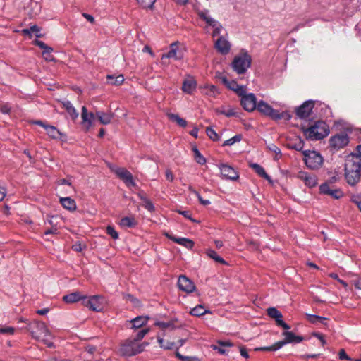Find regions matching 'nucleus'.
Here are the masks:
<instances>
[{
	"label": "nucleus",
	"mask_w": 361,
	"mask_h": 361,
	"mask_svg": "<svg viewBox=\"0 0 361 361\" xmlns=\"http://www.w3.org/2000/svg\"><path fill=\"white\" fill-rule=\"evenodd\" d=\"M344 176L347 183L355 185L361 177V159L355 154L348 155L345 161Z\"/></svg>",
	"instance_id": "obj_1"
},
{
	"label": "nucleus",
	"mask_w": 361,
	"mask_h": 361,
	"mask_svg": "<svg viewBox=\"0 0 361 361\" xmlns=\"http://www.w3.org/2000/svg\"><path fill=\"white\" fill-rule=\"evenodd\" d=\"M302 130L307 139L320 140L329 133L328 125L323 121H317L310 127L302 126Z\"/></svg>",
	"instance_id": "obj_2"
},
{
	"label": "nucleus",
	"mask_w": 361,
	"mask_h": 361,
	"mask_svg": "<svg viewBox=\"0 0 361 361\" xmlns=\"http://www.w3.org/2000/svg\"><path fill=\"white\" fill-rule=\"evenodd\" d=\"M144 344H140L130 338L121 345L120 352L123 355L130 357L140 353L144 350Z\"/></svg>",
	"instance_id": "obj_3"
},
{
	"label": "nucleus",
	"mask_w": 361,
	"mask_h": 361,
	"mask_svg": "<svg viewBox=\"0 0 361 361\" xmlns=\"http://www.w3.org/2000/svg\"><path fill=\"white\" fill-rule=\"evenodd\" d=\"M251 56L245 53L236 56L232 62V68L238 74H243L250 68L251 65Z\"/></svg>",
	"instance_id": "obj_4"
},
{
	"label": "nucleus",
	"mask_w": 361,
	"mask_h": 361,
	"mask_svg": "<svg viewBox=\"0 0 361 361\" xmlns=\"http://www.w3.org/2000/svg\"><path fill=\"white\" fill-rule=\"evenodd\" d=\"M27 329L32 337L39 340L49 336V331L44 322L33 321L27 325Z\"/></svg>",
	"instance_id": "obj_5"
},
{
	"label": "nucleus",
	"mask_w": 361,
	"mask_h": 361,
	"mask_svg": "<svg viewBox=\"0 0 361 361\" xmlns=\"http://www.w3.org/2000/svg\"><path fill=\"white\" fill-rule=\"evenodd\" d=\"M305 165L311 169H318L323 164V157L315 151H304Z\"/></svg>",
	"instance_id": "obj_6"
},
{
	"label": "nucleus",
	"mask_w": 361,
	"mask_h": 361,
	"mask_svg": "<svg viewBox=\"0 0 361 361\" xmlns=\"http://www.w3.org/2000/svg\"><path fill=\"white\" fill-rule=\"evenodd\" d=\"M82 304L93 311L101 312L105 306L106 299L99 295L90 298L85 296Z\"/></svg>",
	"instance_id": "obj_7"
},
{
	"label": "nucleus",
	"mask_w": 361,
	"mask_h": 361,
	"mask_svg": "<svg viewBox=\"0 0 361 361\" xmlns=\"http://www.w3.org/2000/svg\"><path fill=\"white\" fill-rule=\"evenodd\" d=\"M240 97V104L243 109L247 111H254L257 105V99L253 93H247L246 89L244 90V93Z\"/></svg>",
	"instance_id": "obj_8"
},
{
	"label": "nucleus",
	"mask_w": 361,
	"mask_h": 361,
	"mask_svg": "<svg viewBox=\"0 0 361 361\" xmlns=\"http://www.w3.org/2000/svg\"><path fill=\"white\" fill-rule=\"evenodd\" d=\"M349 142V137L346 133H341L332 136L329 140V145L331 148L338 150L345 147Z\"/></svg>",
	"instance_id": "obj_9"
},
{
	"label": "nucleus",
	"mask_w": 361,
	"mask_h": 361,
	"mask_svg": "<svg viewBox=\"0 0 361 361\" xmlns=\"http://www.w3.org/2000/svg\"><path fill=\"white\" fill-rule=\"evenodd\" d=\"M314 106V103L312 100L305 102L302 105L295 109V114L297 116L300 118H307L310 115Z\"/></svg>",
	"instance_id": "obj_10"
},
{
	"label": "nucleus",
	"mask_w": 361,
	"mask_h": 361,
	"mask_svg": "<svg viewBox=\"0 0 361 361\" xmlns=\"http://www.w3.org/2000/svg\"><path fill=\"white\" fill-rule=\"evenodd\" d=\"M114 172L128 186H136V183L133 178V175L127 169L118 167L114 170Z\"/></svg>",
	"instance_id": "obj_11"
},
{
	"label": "nucleus",
	"mask_w": 361,
	"mask_h": 361,
	"mask_svg": "<svg viewBox=\"0 0 361 361\" xmlns=\"http://www.w3.org/2000/svg\"><path fill=\"white\" fill-rule=\"evenodd\" d=\"M283 335L285 336V338L283 341H278V348H281L288 343H299L304 340L302 336H297L292 331H284Z\"/></svg>",
	"instance_id": "obj_12"
},
{
	"label": "nucleus",
	"mask_w": 361,
	"mask_h": 361,
	"mask_svg": "<svg viewBox=\"0 0 361 361\" xmlns=\"http://www.w3.org/2000/svg\"><path fill=\"white\" fill-rule=\"evenodd\" d=\"M297 178L303 181L309 188H313L317 184V178L315 175L300 171L297 174Z\"/></svg>",
	"instance_id": "obj_13"
},
{
	"label": "nucleus",
	"mask_w": 361,
	"mask_h": 361,
	"mask_svg": "<svg viewBox=\"0 0 361 361\" xmlns=\"http://www.w3.org/2000/svg\"><path fill=\"white\" fill-rule=\"evenodd\" d=\"M267 314L275 319L276 324L284 329H289L290 327L282 319V314L275 307H269L267 310Z\"/></svg>",
	"instance_id": "obj_14"
},
{
	"label": "nucleus",
	"mask_w": 361,
	"mask_h": 361,
	"mask_svg": "<svg viewBox=\"0 0 361 361\" xmlns=\"http://www.w3.org/2000/svg\"><path fill=\"white\" fill-rule=\"evenodd\" d=\"M178 286L180 290L188 293H192L195 290L194 283L189 278L183 275L179 276Z\"/></svg>",
	"instance_id": "obj_15"
},
{
	"label": "nucleus",
	"mask_w": 361,
	"mask_h": 361,
	"mask_svg": "<svg viewBox=\"0 0 361 361\" xmlns=\"http://www.w3.org/2000/svg\"><path fill=\"white\" fill-rule=\"evenodd\" d=\"M319 191L321 194L329 195L335 199H339L343 196L341 190L331 188L327 183H322L319 186Z\"/></svg>",
	"instance_id": "obj_16"
},
{
	"label": "nucleus",
	"mask_w": 361,
	"mask_h": 361,
	"mask_svg": "<svg viewBox=\"0 0 361 361\" xmlns=\"http://www.w3.org/2000/svg\"><path fill=\"white\" fill-rule=\"evenodd\" d=\"M219 168L221 173L224 178L231 180H235L238 178V173L231 166L221 164Z\"/></svg>",
	"instance_id": "obj_17"
},
{
	"label": "nucleus",
	"mask_w": 361,
	"mask_h": 361,
	"mask_svg": "<svg viewBox=\"0 0 361 361\" xmlns=\"http://www.w3.org/2000/svg\"><path fill=\"white\" fill-rule=\"evenodd\" d=\"M222 82L230 90H233L238 95H241L244 93L246 87L244 85H239L235 80H229L226 77L222 76L220 78Z\"/></svg>",
	"instance_id": "obj_18"
},
{
	"label": "nucleus",
	"mask_w": 361,
	"mask_h": 361,
	"mask_svg": "<svg viewBox=\"0 0 361 361\" xmlns=\"http://www.w3.org/2000/svg\"><path fill=\"white\" fill-rule=\"evenodd\" d=\"M214 47L219 53L224 55L227 54L231 49V44L223 37L217 39Z\"/></svg>",
	"instance_id": "obj_19"
},
{
	"label": "nucleus",
	"mask_w": 361,
	"mask_h": 361,
	"mask_svg": "<svg viewBox=\"0 0 361 361\" xmlns=\"http://www.w3.org/2000/svg\"><path fill=\"white\" fill-rule=\"evenodd\" d=\"M82 124L88 130L92 125V121L94 119V114L93 113H88L87 108L83 106L82 107Z\"/></svg>",
	"instance_id": "obj_20"
},
{
	"label": "nucleus",
	"mask_w": 361,
	"mask_h": 361,
	"mask_svg": "<svg viewBox=\"0 0 361 361\" xmlns=\"http://www.w3.org/2000/svg\"><path fill=\"white\" fill-rule=\"evenodd\" d=\"M165 58L174 59L176 60H178L183 58V55L181 52L179 51L178 45L176 43L171 44L169 51L162 55L161 59H164Z\"/></svg>",
	"instance_id": "obj_21"
},
{
	"label": "nucleus",
	"mask_w": 361,
	"mask_h": 361,
	"mask_svg": "<svg viewBox=\"0 0 361 361\" xmlns=\"http://www.w3.org/2000/svg\"><path fill=\"white\" fill-rule=\"evenodd\" d=\"M149 319V317L148 316H138L129 321L130 324H131L130 328L133 329H138L146 325Z\"/></svg>",
	"instance_id": "obj_22"
},
{
	"label": "nucleus",
	"mask_w": 361,
	"mask_h": 361,
	"mask_svg": "<svg viewBox=\"0 0 361 361\" xmlns=\"http://www.w3.org/2000/svg\"><path fill=\"white\" fill-rule=\"evenodd\" d=\"M166 236L171 239V240H173V242L180 245H183L184 247H185L186 248L188 249H192L194 246V242L192 240H191L189 238H177V237H175V236H171L169 235H166Z\"/></svg>",
	"instance_id": "obj_23"
},
{
	"label": "nucleus",
	"mask_w": 361,
	"mask_h": 361,
	"mask_svg": "<svg viewBox=\"0 0 361 361\" xmlns=\"http://www.w3.org/2000/svg\"><path fill=\"white\" fill-rule=\"evenodd\" d=\"M199 17L202 19L209 26H214L215 25H217L219 23L214 18H212L209 13L208 10H203L198 12Z\"/></svg>",
	"instance_id": "obj_24"
},
{
	"label": "nucleus",
	"mask_w": 361,
	"mask_h": 361,
	"mask_svg": "<svg viewBox=\"0 0 361 361\" xmlns=\"http://www.w3.org/2000/svg\"><path fill=\"white\" fill-rule=\"evenodd\" d=\"M85 296L82 295L79 292H74L66 295L63 297V300L66 303H73L80 300H84Z\"/></svg>",
	"instance_id": "obj_25"
},
{
	"label": "nucleus",
	"mask_w": 361,
	"mask_h": 361,
	"mask_svg": "<svg viewBox=\"0 0 361 361\" xmlns=\"http://www.w3.org/2000/svg\"><path fill=\"white\" fill-rule=\"evenodd\" d=\"M62 104L73 120H75L78 117V113L70 101L64 100L62 102Z\"/></svg>",
	"instance_id": "obj_26"
},
{
	"label": "nucleus",
	"mask_w": 361,
	"mask_h": 361,
	"mask_svg": "<svg viewBox=\"0 0 361 361\" xmlns=\"http://www.w3.org/2000/svg\"><path fill=\"white\" fill-rule=\"evenodd\" d=\"M60 202L65 209L69 211H74L76 209V203L71 197H61Z\"/></svg>",
	"instance_id": "obj_27"
},
{
	"label": "nucleus",
	"mask_w": 361,
	"mask_h": 361,
	"mask_svg": "<svg viewBox=\"0 0 361 361\" xmlns=\"http://www.w3.org/2000/svg\"><path fill=\"white\" fill-rule=\"evenodd\" d=\"M47 135L52 139H60L63 134L54 126L47 125L45 126Z\"/></svg>",
	"instance_id": "obj_28"
},
{
	"label": "nucleus",
	"mask_w": 361,
	"mask_h": 361,
	"mask_svg": "<svg viewBox=\"0 0 361 361\" xmlns=\"http://www.w3.org/2000/svg\"><path fill=\"white\" fill-rule=\"evenodd\" d=\"M96 116H97L99 122L103 125H107L111 123L113 118V115L109 113H104L103 111H97Z\"/></svg>",
	"instance_id": "obj_29"
},
{
	"label": "nucleus",
	"mask_w": 361,
	"mask_h": 361,
	"mask_svg": "<svg viewBox=\"0 0 361 361\" xmlns=\"http://www.w3.org/2000/svg\"><path fill=\"white\" fill-rule=\"evenodd\" d=\"M196 85V82L193 79L185 80L183 82L182 90L188 94H191L195 90Z\"/></svg>",
	"instance_id": "obj_30"
},
{
	"label": "nucleus",
	"mask_w": 361,
	"mask_h": 361,
	"mask_svg": "<svg viewBox=\"0 0 361 361\" xmlns=\"http://www.w3.org/2000/svg\"><path fill=\"white\" fill-rule=\"evenodd\" d=\"M169 119L173 122H176L179 126L185 128L187 126V121L179 116L178 114L169 113L167 114Z\"/></svg>",
	"instance_id": "obj_31"
},
{
	"label": "nucleus",
	"mask_w": 361,
	"mask_h": 361,
	"mask_svg": "<svg viewBox=\"0 0 361 361\" xmlns=\"http://www.w3.org/2000/svg\"><path fill=\"white\" fill-rule=\"evenodd\" d=\"M176 321V319H172L167 322L157 321L154 323V325L159 327L161 329H174L176 328L175 326Z\"/></svg>",
	"instance_id": "obj_32"
},
{
	"label": "nucleus",
	"mask_w": 361,
	"mask_h": 361,
	"mask_svg": "<svg viewBox=\"0 0 361 361\" xmlns=\"http://www.w3.org/2000/svg\"><path fill=\"white\" fill-rule=\"evenodd\" d=\"M107 82L110 85H120L124 81V78L122 75H119L116 77H114L111 75H108L107 77Z\"/></svg>",
	"instance_id": "obj_33"
},
{
	"label": "nucleus",
	"mask_w": 361,
	"mask_h": 361,
	"mask_svg": "<svg viewBox=\"0 0 361 361\" xmlns=\"http://www.w3.org/2000/svg\"><path fill=\"white\" fill-rule=\"evenodd\" d=\"M250 166L255 171V172L261 177L270 180L269 176L266 173L265 170L262 166L258 164H252Z\"/></svg>",
	"instance_id": "obj_34"
},
{
	"label": "nucleus",
	"mask_w": 361,
	"mask_h": 361,
	"mask_svg": "<svg viewBox=\"0 0 361 361\" xmlns=\"http://www.w3.org/2000/svg\"><path fill=\"white\" fill-rule=\"evenodd\" d=\"M256 109L263 114L268 116L271 106L269 105L267 103L264 102V101L261 100L257 103Z\"/></svg>",
	"instance_id": "obj_35"
},
{
	"label": "nucleus",
	"mask_w": 361,
	"mask_h": 361,
	"mask_svg": "<svg viewBox=\"0 0 361 361\" xmlns=\"http://www.w3.org/2000/svg\"><path fill=\"white\" fill-rule=\"evenodd\" d=\"M137 196L143 202V207L149 212H152L154 210V207L152 202L143 194L138 193Z\"/></svg>",
	"instance_id": "obj_36"
},
{
	"label": "nucleus",
	"mask_w": 361,
	"mask_h": 361,
	"mask_svg": "<svg viewBox=\"0 0 361 361\" xmlns=\"http://www.w3.org/2000/svg\"><path fill=\"white\" fill-rule=\"evenodd\" d=\"M218 344L219 345V347L215 345L214 346V349L216 350L221 355H224L226 353V350L224 348L225 347L233 346L232 343H231L230 341H219Z\"/></svg>",
	"instance_id": "obj_37"
},
{
	"label": "nucleus",
	"mask_w": 361,
	"mask_h": 361,
	"mask_svg": "<svg viewBox=\"0 0 361 361\" xmlns=\"http://www.w3.org/2000/svg\"><path fill=\"white\" fill-rule=\"evenodd\" d=\"M22 32L24 35H27L30 36L35 35L37 37H41V34L39 33L40 32V29L37 25H32L30 28L23 29Z\"/></svg>",
	"instance_id": "obj_38"
},
{
	"label": "nucleus",
	"mask_w": 361,
	"mask_h": 361,
	"mask_svg": "<svg viewBox=\"0 0 361 361\" xmlns=\"http://www.w3.org/2000/svg\"><path fill=\"white\" fill-rule=\"evenodd\" d=\"M308 320L313 324L321 323L326 324L327 319L326 317L314 315V314H307Z\"/></svg>",
	"instance_id": "obj_39"
},
{
	"label": "nucleus",
	"mask_w": 361,
	"mask_h": 361,
	"mask_svg": "<svg viewBox=\"0 0 361 361\" xmlns=\"http://www.w3.org/2000/svg\"><path fill=\"white\" fill-rule=\"evenodd\" d=\"M209 312L203 306L199 305L190 310V314L193 316L200 317L206 313Z\"/></svg>",
	"instance_id": "obj_40"
},
{
	"label": "nucleus",
	"mask_w": 361,
	"mask_h": 361,
	"mask_svg": "<svg viewBox=\"0 0 361 361\" xmlns=\"http://www.w3.org/2000/svg\"><path fill=\"white\" fill-rule=\"evenodd\" d=\"M121 225L127 228H132L136 226V221L133 217H123L121 220Z\"/></svg>",
	"instance_id": "obj_41"
},
{
	"label": "nucleus",
	"mask_w": 361,
	"mask_h": 361,
	"mask_svg": "<svg viewBox=\"0 0 361 361\" xmlns=\"http://www.w3.org/2000/svg\"><path fill=\"white\" fill-rule=\"evenodd\" d=\"M207 255L213 259L215 262L220 263L221 264H227L226 262L220 256L217 255V253L213 250H208L207 251Z\"/></svg>",
	"instance_id": "obj_42"
},
{
	"label": "nucleus",
	"mask_w": 361,
	"mask_h": 361,
	"mask_svg": "<svg viewBox=\"0 0 361 361\" xmlns=\"http://www.w3.org/2000/svg\"><path fill=\"white\" fill-rule=\"evenodd\" d=\"M194 158L197 163L204 165L206 163V159L201 154L198 149L195 147L192 148Z\"/></svg>",
	"instance_id": "obj_43"
},
{
	"label": "nucleus",
	"mask_w": 361,
	"mask_h": 361,
	"mask_svg": "<svg viewBox=\"0 0 361 361\" xmlns=\"http://www.w3.org/2000/svg\"><path fill=\"white\" fill-rule=\"evenodd\" d=\"M267 148L269 151L274 152L275 154L274 159L276 160L279 159L281 157V149L274 144H269L267 145Z\"/></svg>",
	"instance_id": "obj_44"
},
{
	"label": "nucleus",
	"mask_w": 361,
	"mask_h": 361,
	"mask_svg": "<svg viewBox=\"0 0 361 361\" xmlns=\"http://www.w3.org/2000/svg\"><path fill=\"white\" fill-rule=\"evenodd\" d=\"M206 133L207 136L213 141H218L220 139L219 135L212 127H207L206 128Z\"/></svg>",
	"instance_id": "obj_45"
},
{
	"label": "nucleus",
	"mask_w": 361,
	"mask_h": 361,
	"mask_svg": "<svg viewBox=\"0 0 361 361\" xmlns=\"http://www.w3.org/2000/svg\"><path fill=\"white\" fill-rule=\"evenodd\" d=\"M242 140V135L240 134L235 135L233 137L226 140L224 141L223 146H231L235 144V142H238Z\"/></svg>",
	"instance_id": "obj_46"
},
{
	"label": "nucleus",
	"mask_w": 361,
	"mask_h": 361,
	"mask_svg": "<svg viewBox=\"0 0 361 361\" xmlns=\"http://www.w3.org/2000/svg\"><path fill=\"white\" fill-rule=\"evenodd\" d=\"M53 51V49L50 47L43 50L42 56L44 59L47 61H54V56L51 55V52Z\"/></svg>",
	"instance_id": "obj_47"
},
{
	"label": "nucleus",
	"mask_w": 361,
	"mask_h": 361,
	"mask_svg": "<svg viewBox=\"0 0 361 361\" xmlns=\"http://www.w3.org/2000/svg\"><path fill=\"white\" fill-rule=\"evenodd\" d=\"M149 331V329H142L137 332L136 336L134 338H132L133 340L136 341L138 343L139 341L142 340L147 334Z\"/></svg>",
	"instance_id": "obj_48"
},
{
	"label": "nucleus",
	"mask_w": 361,
	"mask_h": 361,
	"mask_svg": "<svg viewBox=\"0 0 361 361\" xmlns=\"http://www.w3.org/2000/svg\"><path fill=\"white\" fill-rule=\"evenodd\" d=\"M268 116L274 120H279L283 117V114L280 113L278 110L274 109L272 107L268 114Z\"/></svg>",
	"instance_id": "obj_49"
},
{
	"label": "nucleus",
	"mask_w": 361,
	"mask_h": 361,
	"mask_svg": "<svg viewBox=\"0 0 361 361\" xmlns=\"http://www.w3.org/2000/svg\"><path fill=\"white\" fill-rule=\"evenodd\" d=\"M138 4L144 8H152L156 0H137Z\"/></svg>",
	"instance_id": "obj_50"
},
{
	"label": "nucleus",
	"mask_w": 361,
	"mask_h": 361,
	"mask_svg": "<svg viewBox=\"0 0 361 361\" xmlns=\"http://www.w3.org/2000/svg\"><path fill=\"white\" fill-rule=\"evenodd\" d=\"M278 342L275 343L274 345H271V346H267V347H262V348H257L255 349V350H263V351H275V350H277L279 349H280L281 348H278Z\"/></svg>",
	"instance_id": "obj_51"
},
{
	"label": "nucleus",
	"mask_w": 361,
	"mask_h": 361,
	"mask_svg": "<svg viewBox=\"0 0 361 361\" xmlns=\"http://www.w3.org/2000/svg\"><path fill=\"white\" fill-rule=\"evenodd\" d=\"M106 233L111 235L114 239H117L118 238V233L111 226H108L106 227Z\"/></svg>",
	"instance_id": "obj_52"
},
{
	"label": "nucleus",
	"mask_w": 361,
	"mask_h": 361,
	"mask_svg": "<svg viewBox=\"0 0 361 361\" xmlns=\"http://www.w3.org/2000/svg\"><path fill=\"white\" fill-rule=\"evenodd\" d=\"M15 332V329L11 326H4L0 328V334L13 335Z\"/></svg>",
	"instance_id": "obj_53"
},
{
	"label": "nucleus",
	"mask_w": 361,
	"mask_h": 361,
	"mask_svg": "<svg viewBox=\"0 0 361 361\" xmlns=\"http://www.w3.org/2000/svg\"><path fill=\"white\" fill-rule=\"evenodd\" d=\"M189 190H190V191H191L192 192H194L197 195L198 200H200V202H201L202 204H203V205L210 204V201L209 200H203L202 198V197L200 196V195L197 191H195L194 189H192L191 187L189 188Z\"/></svg>",
	"instance_id": "obj_54"
},
{
	"label": "nucleus",
	"mask_w": 361,
	"mask_h": 361,
	"mask_svg": "<svg viewBox=\"0 0 361 361\" xmlns=\"http://www.w3.org/2000/svg\"><path fill=\"white\" fill-rule=\"evenodd\" d=\"M214 28V30L212 32V37H214L217 35H219L221 30H222V25L220 24V23H218L217 25H215L214 26H212Z\"/></svg>",
	"instance_id": "obj_55"
},
{
	"label": "nucleus",
	"mask_w": 361,
	"mask_h": 361,
	"mask_svg": "<svg viewBox=\"0 0 361 361\" xmlns=\"http://www.w3.org/2000/svg\"><path fill=\"white\" fill-rule=\"evenodd\" d=\"M221 113L227 117H231L237 115L235 110L234 109L231 108L221 111Z\"/></svg>",
	"instance_id": "obj_56"
},
{
	"label": "nucleus",
	"mask_w": 361,
	"mask_h": 361,
	"mask_svg": "<svg viewBox=\"0 0 361 361\" xmlns=\"http://www.w3.org/2000/svg\"><path fill=\"white\" fill-rule=\"evenodd\" d=\"M338 357L340 360H345L348 361H352L353 359H351L345 353L344 349H341L338 353Z\"/></svg>",
	"instance_id": "obj_57"
},
{
	"label": "nucleus",
	"mask_w": 361,
	"mask_h": 361,
	"mask_svg": "<svg viewBox=\"0 0 361 361\" xmlns=\"http://www.w3.org/2000/svg\"><path fill=\"white\" fill-rule=\"evenodd\" d=\"M304 147V142L302 140H300L298 142L295 143L292 148L301 151Z\"/></svg>",
	"instance_id": "obj_58"
},
{
	"label": "nucleus",
	"mask_w": 361,
	"mask_h": 361,
	"mask_svg": "<svg viewBox=\"0 0 361 361\" xmlns=\"http://www.w3.org/2000/svg\"><path fill=\"white\" fill-rule=\"evenodd\" d=\"M0 111L4 114H8L11 111V108L5 104L0 107Z\"/></svg>",
	"instance_id": "obj_59"
},
{
	"label": "nucleus",
	"mask_w": 361,
	"mask_h": 361,
	"mask_svg": "<svg viewBox=\"0 0 361 361\" xmlns=\"http://www.w3.org/2000/svg\"><path fill=\"white\" fill-rule=\"evenodd\" d=\"M312 335L313 336L317 337L321 341L322 345H324L326 344V341L321 334L314 333Z\"/></svg>",
	"instance_id": "obj_60"
},
{
	"label": "nucleus",
	"mask_w": 361,
	"mask_h": 361,
	"mask_svg": "<svg viewBox=\"0 0 361 361\" xmlns=\"http://www.w3.org/2000/svg\"><path fill=\"white\" fill-rule=\"evenodd\" d=\"M166 178L170 182H172L174 179L173 174L171 170H166Z\"/></svg>",
	"instance_id": "obj_61"
},
{
	"label": "nucleus",
	"mask_w": 361,
	"mask_h": 361,
	"mask_svg": "<svg viewBox=\"0 0 361 361\" xmlns=\"http://www.w3.org/2000/svg\"><path fill=\"white\" fill-rule=\"evenodd\" d=\"M58 229L56 227H52L51 229H48L44 231V235H49V234H57Z\"/></svg>",
	"instance_id": "obj_62"
},
{
	"label": "nucleus",
	"mask_w": 361,
	"mask_h": 361,
	"mask_svg": "<svg viewBox=\"0 0 361 361\" xmlns=\"http://www.w3.org/2000/svg\"><path fill=\"white\" fill-rule=\"evenodd\" d=\"M35 44L37 45L41 49H43L44 50L49 47V46H47L44 42H43L42 41H39V40H36Z\"/></svg>",
	"instance_id": "obj_63"
},
{
	"label": "nucleus",
	"mask_w": 361,
	"mask_h": 361,
	"mask_svg": "<svg viewBox=\"0 0 361 361\" xmlns=\"http://www.w3.org/2000/svg\"><path fill=\"white\" fill-rule=\"evenodd\" d=\"M353 284L356 288L361 290V279H356L353 281Z\"/></svg>",
	"instance_id": "obj_64"
}]
</instances>
